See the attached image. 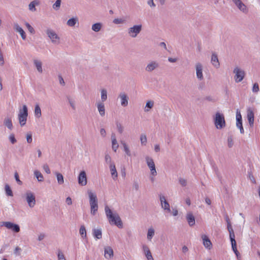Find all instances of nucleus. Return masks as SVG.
Returning a JSON list of instances; mask_svg holds the SVG:
<instances>
[{
  "label": "nucleus",
  "instance_id": "obj_1",
  "mask_svg": "<svg viewBox=\"0 0 260 260\" xmlns=\"http://www.w3.org/2000/svg\"><path fill=\"white\" fill-rule=\"evenodd\" d=\"M105 212L110 224L115 225L120 229L122 228L123 223L118 213L113 212L107 205L105 207Z\"/></svg>",
  "mask_w": 260,
  "mask_h": 260
},
{
  "label": "nucleus",
  "instance_id": "obj_2",
  "mask_svg": "<svg viewBox=\"0 0 260 260\" xmlns=\"http://www.w3.org/2000/svg\"><path fill=\"white\" fill-rule=\"evenodd\" d=\"M214 123L217 129H221L225 126V121L223 114L216 112L213 117Z\"/></svg>",
  "mask_w": 260,
  "mask_h": 260
},
{
  "label": "nucleus",
  "instance_id": "obj_3",
  "mask_svg": "<svg viewBox=\"0 0 260 260\" xmlns=\"http://www.w3.org/2000/svg\"><path fill=\"white\" fill-rule=\"evenodd\" d=\"M28 116L27 107L25 105H23L22 108L20 109L18 115L19 123L21 126L25 125Z\"/></svg>",
  "mask_w": 260,
  "mask_h": 260
},
{
  "label": "nucleus",
  "instance_id": "obj_4",
  "mask_svg": "<svg viewBox=\"0 0 260 260\" xmlns=\"http://www.w3.org/2000/svg\"><path fill=\"white\" fill-rule=\"evenodd\" d=\"M89 203L91 209V213L94 215L98 209V200L96 196L91 191H88Z\"/></svg>",
  "mask_w": 260,
  "mask_h": 260
},
{
  "label": "nucleus",
  "instance_id": "obj_5",
  "mask_svg": "<svg viewBox=\"0 0 260 260\" xmlns=\"http://www.w3.org/2000/svg\"><path fill=\"white\" fill-rule=\"evenodd\" d=\"M142 29V24L134 25L127 29V34L132 38L137 37Z\"/></svg>",
  "mask_w": 260,
  "mask_h": 260
},
{
  "label": "nucleus",
  "instance_id": "obj_6",
  "mask_svg": "<svg viewBox=\"0 0 260 260\" xmlns=\"http://www.w3.org/2000/svg\"><path fill=\"white\" fill-rule=\"evenodd\" d=\"M233 73L235 74L234 79L237 83L242 81L245 75V72L238 67L234 68Z\"/></svg>",
  "mask_w": 260,
  "mask_h": 260
},
{
  "label": "nucleus",
  "instance_id": "obj_7",
  "mask_svg": "<svg viewBox=\"0 0 260 260\" xmlns=\"http://www.w3.org/2000/svg\"><path fill=\"white\" fill-rule=\"evenodd\" d=\"M26 200L30 208H32L36 204L35 196L33 192L28 190L25 193Z\"/></svg>",
  "mask_w": 260,
  "mask_h": 260
},
{
  "label": "nucleus",
  "instance_id": "obj_8",
  "mask_svg": "<svg viewBox=\"0 0 260 260\" xmlns=\"http://www.w3.org/2000/svg\"><path fill=\"white\" fill-rule=\"evenodd\" d=\"M46 34L48 37L50 38L51 42L53 43H58L59 40V37L57 34L52 29L48 28L46 30Z\"/></svg>",
  "mask_w": 260,
  "mask_h": 260
},
{
  "label": "nucleus",
  "instance_id": "obj_9",
  "mask_svg": "<svg viewBox=\"0 0 260 260\" xmlns=\"http://www.w3.org/2000/svg\"><path fill=\"white\" fill-rule=\"evenodd\" d=\"M159 64L158 61L156 60L150 61L146 66L145 70L147 72L150 73L157 69Z\"/></svg>",
  "mask_w": 260,
  "mask_h": 260
},
{
  "label": "nucleus",
  "instance_id": "obj_10",
  "mask_svg": "<svg viewBox=\"0 0 260 260\" xmlns=\"http://www.w3.org/2000/svg\"><path fill=\"white\" fill-rule=\"evenodd\" d=\"M145 158L147 166L150 170L151 175L153 176L156 175L157 172L155 169V166L153 160L152 158L149 156H146Z\"/></svg>",
  "mask_w": 260,
  "mask_h": 260
},
{
  "label": "nucleus",
  "instance_id": "obj_11",
  "mask_svg": "<svg viewBox=\"0 0 260 260\" xmlns=\"http://www.w3.org/2000/svg\"><path fill=\"white\" fill-rule=\"evenodd\" d=\"M236 126L240 129V133L244 134V131L242 125V116L240 111L238 109L236 111Z\"/></svg>",
  "mask_w": 260,
  "mask_h": 260
},
{
  "label": "nucleus",
  "instance_id": "obj_12",
  "mask_svg": "<svg viewBox=\"0 0 260 260\" xmlns=\"http://www.w3.org/2000/svg\"><path fill=\"white\" fill-rule=\"evenodd\" d=\"M78 182L81 186H85L87 184V179L85 171H82L80 172L78 176Z\"/></svg>",
  "mask_w": 260,
  "mask_h": 260
},
{
  "label": "nucleus",
  "instance_id": "obj_13",
  "mask_svg": "<svg viewBox=\"0 0 260 260\" xmlns=\"http://www.w3.org/2000/svg\"><path fill=\"white\" fill-rule=\"evenodd\" d=\"M118 99H119L122 107H125L127 106L129 98L125 92H120L118 95Z\"/></svg>",
  "mask_w": 260,
  "mask_h": 260
},
{
  "label": "nucleus",
  "instance_id": "obj_14",
  "mask_svg": "<svg viewBox=\"0 0 260 260\" xmlns=\"http://www.w3.org/2000/svg\"><path fill=\"white\" fill-rule=\"evenodd\" d=\"M195 67L197 78L199 80H202L204 79L203 74V68L202 64L200 62H198L196 64Z\"/></svg>",
  "mask_w": 260,
  "mask_h": 260
},
{
  "label": "nucleus",
  "instance_id": "obj_15",
  "mask_svg": "<svg viewBox=\"0 0 260 260\" xmlns=\"http://www.w3.org/2000/svg\"><path fill=\"white\" fill-rule=\"evenodd\" d=\"M98 111L101 117H104L106 113V109L105 104L102 102L98 101L95 104Z\"/></svg>",
  "mask_w": 260,
  "mask_h": 260
},
{
  "label": "nucleus",
  "instance_id": "obj_16",
  "mask_svg": "<svg viewBox=\"0 0 260 260\" xmlns=\"http://www.w3.org/2000/svg\"><path fill=\"white\" fill-rule=\"evenodd\" d=\"M232 1L241 11L245 13H246L248 12L246 5L241 0Z\"/></svg>",
  "mask_w": 260,
  "mask_h": 260
},
{
  "label": "nucleus",
  "instance_id": "obj_17",
  "mask_svg": "<svg viewBox=\"0 0 260 260\" xmlns=\"http://www.w3.org/2000/svg\"><path fill=\"white\" fill-rule=\"evenodd\" d=\"M247 118L250 126H253L254 124V113L251 108L247 109Z\"/></svg>",
  "mask_w": 260,
  "mask_h": 260
},
{
  "label": "nucleus",
  "instance_id": "obj_18",
  "mask_svg": "<svg viewBox=\"0 0 260 260\" xmlns=\"http://www.w3.org/2000/svg\"><path fill=\"white\" fill-rule=\"evenodd\" d=\"M159 199L161 207L165 210L170 212V207L169 203L167 201L166 198L164 196H160Z\"/></svg>",
  "mask_w": 260,
  "mask_h": 260
},
{
  "label": "nucleus",
  "instance_id": "obj_19",
  "mask_svg": "<svg viewBox=\"0 0 260 260\" xmlns=\"http://www.w3.org/2000/svg\"><path fill=\"white\" fill-rule=\"evenodd\" d=\"M113 250L110 246L104 248V256L107 259H110L113 257Z\"/></svg>",
  "mask_w": 260,
  "mask_h": 260
},
{
  "label": "nucleus",
  "instance_id": "obj_20",
  "mask_svg": "<svg viewBox=\"0 0 260 260\" xmlns=\"http://www.w3.org/2000/svg\"><path fill=\"white\" fill-rule=\"evenodd\" d=\"M186 218L190 226H192L195 224V217L192 212H187L186 215Z\"/></svg>",
  "mask_w": 260,
  "mask_h": 260
},
{
  "label": "nucleus",
  "instance_id": "obj_21",
  "mask_svg": "<svg viewBox=\"0 0 260 260\" xmlns=\"http://www.w3.org/2000/svg\"><path fill=\"white\" fill-rule=\"evenodd\" d=\"M142 249L143 250L145 256L146 257L148 260H154L151 254V253L150 252V250L148 246H147L145 244L143 245Z\"/></svg>",
  "mask_w": 260,
  "mask_h": 260
},
{
  "label": "nucleus",
  "instance_id": "obj_22",
  "mask_svg": "<svg viewBox=\"0 0 260 260\" xmlns=\"http://www.w3.org/2000/svg\"><path fill=\"white\" fill-rule=\"evenodd\" d=\"M14 29L18 32L20 34L22 39L24 40L26 39V35L23 29L21 27L18 23H15L14 24Z\"/></svg>",
  "mask_w": 260,
  "mask_h": 260
},
{
  "label": "nucleus",
  "instance_id": "obj_23",
  "mask_svg": "<svg viewBox=\"0 0 260 260\" xmlns=\"http://www.w3.org/2000/svg\"><path fill=\"white\" fill-rule=\"evenodd\" d=\"M211 63L212 65L216 68H218L220 66V63L217 57V55L215 53H213L211 56Z\"/></svg>",
  "mask_w": 260,
  "mask_h": 260
},
{
  "label": "nucleus",
  "instance_id": "obj_24",
  "mask_svg": "<svg viewBox=\"0 0 260 260\" xmlns=\"http://www.w3.org/2000/svg\"><path fill=\"white\" fill-rule=\"evenodd\" d=\"M202 238L203 240V244L204 246L206 248L210 249L212 247V243L208 237L204 235L202 236Z\"/></svg>",
  "mask_w": 260,
  "mask_h": 260
},
{
  "label": "nucleus",
  "instance_id": "obj_25",
  "mask_svg": "<svg viewBox=\"0 0 260 260\" xmlns=\"http://www.w3.org/2000/svg\"><path fill=\"white\" fill-rule=\"evenodd\" d=\"M111 140H112V150L116 152L117 149L119 147V145L117 143L115 135L114 134L112 135L111 136Z\"/></svg>",
  "mask_w": 260,
  "mask_h": 260
},
{
  "label": "nucleus",
  "instance_id": "obj_26",
  "mask_svg": "<svg viewBox=\"0 0 260 260\" xmlns=\"http://www.w3.org/2000/svg\"><path fill=\"white\" fill-rule=\"evenodd\" d=\"M93 237L97 239H101L102 238V231L101 228L93 229L92 230Z\"/></svg>",
  "mask_w": 260,
  "mask_h": 260
},
{
  "label": "nucleus",
  "instance_id": "obj_27",
  "mask_svg": "<svg viewBox=\"0 0 260 260\" xmlns=\"http://www.w3.org/2000/svg\"><path fill=\"white\" fill-rule=\"evenodd\" d=\"M110 173L111 174V176L113 180H116L118 176V173L115 167V165H111L110 166H109Z\"/></svg>",
  "mask_w": 260,
  "mask_h": 260
},
{
  "label": "nucleus",
  "instance_id": "obj_28",
  "mask_svg": "<svg viewBox=\"0 0 260 260\" xmlns=\"http://www.w3.org/2000/svg\"><path fill=\"white\" fill-rule=\"evenodd\" d=\"M4 124L7 127L9 130H12L13 128L12 120L10 117H7L5 118L4 120Z\"/></svg>",
  "mask_w": 260,
  "mask_h": 260
},
{
  "label": "nucleus",
  "instance_id": "obj_29",
  "mask_svg": "<svg viewBox=\"0 0 260 260\" xmlns=\"http://www.w3.org/2000/svg\"><path fill=\"white\" fill-rule=\"evenodd\" d=\"M34 64L38 72L40 73H43V69H42V62L41 60L38 59H34Z\"/></svg>",
  "mask_w": 260,
  "mask_h": 260
},
{
  "label": "nucleus",
  "instance_id": "obj_30",
  "mask_svg": "<svg viewBox=\"0 0 260 260\" xmlns=\"http://www.w3.org/2000/svg\"><path fill=\"white\" fill-rule=\"evenodd\" d=\"M101 92V100L100 101V102H102L103 103H104L106 102L108 99V92L107 90L105 88H102L100 90Z\"/></svg>",
  "mask_w": 260,
  "mask_h": 260
},
{
  "label": "nucleus",
  "instance_id": "obj_31",
  "mask_svg": "<svg viewBox=\"0 0 260 260\" xmlns=\"http://www.w3.org/2000/svg\"><path fill=\"white\" fill-rule=\"evenodd\" d=\"M120 143L122 145V146H123V150L125 152V154L127 156H131V150H130V149H129V147L128 144L124 141H121Z\"/></svg>",
  "mask_w": 260,
  "mask_h": 260
},
{
  "label": "nucleus",
  "instance_id": "obj_32",
  "mask_svg": "<svg viewBox=\"0 0 260 260\" xmlns=\"http://www.w3.org/2000/svg\"><path fill=\"white\" fill-rule=\"evenodd\" d=\"M78 23V18L77 17L69 19L67 22V24L71 27H74L76 23Z\"/></svg>",
  "mask_w": 260,
  "mask_h": 260
},
{
  "label": "nucleus",
  "instance_id": "obj_33",
  "mask_svg": "<svg viewBox=\"0 0 260 260\" xmlns=\"http://www.w3.org/2000/svg\"><path fill=\"white\" fill-rule=\"evenodd\" d=\"M39 5V2L37 0L33 1L28 5V9L32 12L36 11V6Z\"/></svg>",
  "mask_w": 260,
  "mask_h": 260
},
{
  "label": "nucleus",
  "instance_id": "obj_34",
  "mask_svg": "<svg viewBox=\"0 0 260 260\" xmlns=\"http://www.w3.org/2000/svg\"><path fill=\"white\" fill-rule=\"evenodd\" d=\"M102 26V23L98 22L92 24L91 29L95 32H99L101 30Z\"/></svg>",
  "mask_w": 260,
  "mask_h": 260
},
{
  "label": "nucleus",
  "instance_id": "obj_35",
  "mask_svg": "<svg viewBox=\"0 0 260 260\" xmlns=\"http://www.w3.org/2000/svg\"><path fill=\"white\" fill-rule=\"evenodd\" d=\"M155 234V231L153 228H149L148 229L147 234V238L148 240L151 241L152 238L154 236Z\"/></svg>",
  "mask_w": 260,
  "mask_h": 260
},
{
  "label": "nucleus",
  "instance_id": "obj_36",
  "mask_svg": "<svg viewBox=\"0 0 260 260\" xmlns=\"http://www.w3.org/2000/svg\"><path fill=\"white\" fill-rule=\"evenodd\" d=\"M154 103L153 101H148L146 102L145 108H144V111L146 112H148L150 111V109L153 108L154 106Z\"/></svg>",
  "mask_w": 260,
  "mask_h": 260
},
{
  "label": "nucleus",
  "instance_id": "obj_37",
  "mask_svg": "<svg viewBox=\"0 0 260 260\" xmlns=\"http://www.w3.org/2000/svg\"><path fill=\"white\" fill-rule=\"evenodd\" d=\"M35 116L37 118H40L42 116L41 110L39 104H36L35 107Z\"/></svg>",
  "mask_w": 260,
  "mask_h": 260
},
{
  "label": "nucleus",
  "instance_id": "obj_38",
  "mask_svg": "<svg viewBox=\"0 0 260 260\" xmlns=\"http://www.w3.org/2000/svg\"><path fill=\"white\" fill-rule=\"evenodd\" d=\"M126 20L125 17L115 18L113 22L115 24H122L125 23Z\"/></svg>",
  "mask_w": 260,
  "mask_h": 260
},
{
  "label": "nucleus",
  "instance_id": "obj_39",
  "mask_svg": "<svg viewBox=\"0 0 260 260\" xmlns=\"http://www.w3.org/2000/svg\"><path fill=\"white\" fill-rule=\"evenodd\" d=\"M55 175L56 176L57 183L59 185H62L64 183V179L63 175L58 172H55Z\"/></svg>",
  "mask_w": 260,
  "mask_h": 260
},
{
  "label": "nucleus",
  "instance_id": "obj_40",
  "mask_svg": "<svg viewBox=\"0 0 260 260\" xmlns=\"http://www.w3.org/2000/svg\"><path fill=\"white\" fill-rule=\"evenodd\" d=\"M34 175L39 182L43 181L44 177L39 171L35 170L34 171Z\"/></svg>",
  "mask_w": 260,
  "mask_h": 260
},
{
  "label": "nucleus",
  "instance_id": "obj_41",
  "mask_svg": "<svg viewBox=\"0 0 260 260\" xmlns=\"http://www.w3.org/2000/svg\"><path fill=\"white\" fill-rule=\"evenodd\" d=\"M79 233L82 238L86 239L87 238L86 231L84 225H81L80 226L79 230Z\"/></svg>",
  "mask_w": 260,
  "mask_h": 260
},
{
  "label": "nucleus",
  "instance_id": "obj_42",
  "mask_svg": "<svg viewBox=\"0 0 260 260\" xmlns=\"http://www.w3.org/2000/svg\"><path fill=\"white\" fill-rule=\"evenodd\" d=\"M105 160L106 163L109 165V167L111 165L115 164L114 162L112 161L111 156L108 153L106 154L105 155Z\"/></svg>",
  "mask_w": 260,
  "mask_h": 260
},
{
  "label": "nucleus",
  "instance_id": "obj_43",
  "mask_svg": "<svg viewBox=\"0 0 260 260\" xmlns=\"http://www.w3.org/2000/svg\"><path fill=\"white\" fill-rule=\"evenodd\" d=\"M68 102L69 104H70V106L71 107L72 109L73 110H76V104L75 102L70 97V96H68L67 97Z\"/></svg>",
  "mask_w": 260,
  "mask_h": 260
},
{
  "label": "nucleus",
  "instance_id": "obj_44",
  "mask_svg": "<svg viewBox=\"0 0 260 260\" xmlns=\"http://www.w3.org/2000/svg\"><path fill=\"white\" fill-rule=\"evenodd\" d=\"M6 193L8 196L12 197L13 196V192L8 184H6L5 186Z\"/></svg>",
  "mask_w": 260,
  "mask_h": 260
},
{
  "label": "nucleus",
  "instance_id": "obj_45",
  "mask_svg": "<svg viewBox=\"0 0 260 260\" xmlns=\"http://www.w3.org/2000/svg\"><path fill=\"white\" fill-rule=\"evenodd\" d=\"M141 143L142 145H146L147 139L145 134H142L140 136Z\"/></svg>",
  "mask_w": 260,
  "mask_h": 260
},
{
  "label": "nucleus",
  "instance_id": "obj_46",
  "mask_svg": "<svg viewBox=\"0 0 260 260\" xmlns=\"http://www.w3.org/2000/svg\"><path fill=\"white\" fill-rule=\"evenodd\" d=\"M14 224L13 223L9 221H4L2 222L1 226H5L6 228H7L8 229H11L13 225Z\"/></svg>",
  "mask_w": 260,
  "mask_h": 260
},
{
  "label": "nucleus",
  "instance_id": "obj_47",
  "mask_svg": "<svg viewBox=\"0 0 260 260\" xmlns=\"http://www.w3.org/2000/svg\"><path fill=\"white\" fill-rule=\"evenodd\" d=\"M235 236H230V241L231 242V245H232V248L233 250L234 249L237 248V244L236 241L235 239Z\"/></svg>",
  "mask_w": 260,
  "mask_h": 260
},
{
  "label": "nucleus",
  "instance_id": "obj_48",
  "mask_svg": "<svg viewBox=\"0 0 260 260\" xmlns=\"http://www.w3.org/2000/svg\"><path fill=\"white\" fill-rule=\"evenodd\" d=\"M61 5V0H56L55 3L53 5V8L55 10H58L60 8Z\"/></svg>",
  "mask_w": 260,
  "mask_h": 260
},
{
  "label": "nucleus",
  "instance_id": "obj_49",
  "mask_svg": "<svg viewBox=\"0 0 260 260\" xmlns=\"http://www.w3.org/2000/svg\"><path fill=\"white\" fill-rule=\"evenodd\" d=\"M227 228H228V230L229 232L230 236L233 237L234 236H235L234 232L232 228L231 223H229V224H227Z\"/></svg>",
  "mask_w": 260,
  "mask_h": 260
},
{
  "label": "nucleus",
  "instance_id": "obj_50",
  "mask_svg": "<svg viewBox=\"0 0 260 260\" xmlns=\"http://www.w3.org/2000/svg\"><path fill=\"white\" fill-rule=\"evenodd\" d=\"M116 127L119 134H121L123 133L124 127L120 123L118 122L116 123Z\"/></svg>",
  "mask_w": 260,
  "mask_h": 260
},
{
  "label": "nucleus",
  "instance_id": "obj_51",
  "mask_svg": "<svg viewBox=\"0 0 260 260\" xmlns=\"http://www.w3.org/2000/svg\"><path fill=\"white\" fill-rule=\"evenodd\" d=\"M259 90V85L257 83H255L253 85L252 91L253 93H257Z\"/></svg>",
  "mask_w": 260,
  "mask_h": 260
},
{
  "label": "nucleus",
  "instance_id": "obj_52",
  "mask_svg": "<svg viewBox=\"0 0 260 260\" xmlns=\"http://www.w3.org/2000/svg\"><path fill=\"white\" fill-rule=\"evenodd\" d=\"M9 139L11 143L13 144H15L17 141L15 138V135L14 134H11L9 137Z\"/></svg>",
  "mask_w": 260,
  "mask_h": 260
},
{
  "label": "nucleus",
  "instance_id": "obj_53",
  "mask_svg": "<svg viewBox=\"0 0 260 260\" xmlns=\"http://www.w3.org/2000/svg\"><path fill=\"white\" fill-rule=\"evenodd\" d=\"M11 230L16 233H18L20 231V227L18 224L14 223Z\"/></svg>",
  "mask_w": 260,
  "mask_h": 260
},
{
  "label": "nucleus",
  "instance_id": "obj_54",
  "mask_svg": "<svg viewBox=\"0 0 260 260\" xmlns=\"http://www.w3.org/2000/svg\"><path fill=\"white\" fill-rule=\"evenodd\" d=\"M26 141L28 143H31L32 141V135L30 133H28L26 136Z\"/></svg>",
  "mask_w": 260,
  "mask_h": 260
},
{
  "label": "nucleus",
  "instance_id": "obj_55",
  "mask_svg": "<svg viewBox=\"0 0 260 260\" xmlns=\"http://www.w3.org/2000/svg\"><path fill=\"white\" fill-rule=\"evenodd\" d=\"M25 26H26L27 28L28 29V31L31 34H34L35 33V30L34 28L27 22L25 23Z\"/></svg>",
  "mask_w": 260,
  "mask_h": 260
},
{
  "label": "nucleus",
  "instance_id": "obj_56",
  "mask_svg": "<svg viewBox=\"0 0 260 260\" xmlns=\"http://www.w3.org/2000/svg\"><path fill=\"white\" fill-rule=\"evenodd\" d=\"M234 143L233 141L232 138L231 137H229L228 138V145L229 148H231L233 146Z\"/></svg>",
  "mask_w": 260,
  "mask_h": 260
},
{
  "label": "nucleus",
  "instance_id": "obj_57",
  "mask_svg": "<svg viewBox=\"0 0 260 260\" xmlns=\"http://www.w3.org/2000/svg\"><path fill=\"white\" fill-rule=\"evenodd\" d=\"M14 177L18 184L19 185H21L22 184V182L19 179L18 174L17 172L15 173Z\"/></svg>",
  "mask_w": 260,
  "mask_h": 260
},
{
  "label": "nucleus",
  "instance_id": "obj_58",
  "mask_svg": "<svg viewBox=\"0 0 260 260\" xmlns=\"http://www.w3.org/2000/svg\"><path fill=\"white\" fill-rule=\"evenodd\" d=\"M57 256L58 260H66L64 254L61 251L58 252Z\"/></svg>",
  "mask_w": 260,
  "mask_h": 260
},
{
  "label": "nucleus",
  "instance_id": "obj_59",
  "mask_svg": "<svg viewBox=\"0 0 260 260\" xmlns=\"http://www.w3.org/2000/svg\"><path fill=\"white\" fill-rule=\"evenodd\" d=\"M179 181L182 186H185L187 184L186 180L183 178H180Z\"/></svg>",
  "mask_w": 260,
  "mask_h": 260
},
{
  "label": "nucleus",
  "instance_id": "obj_60",
  "mask_svg": "<svg viewBox=\"0 0 260 260\" xmlns=\"http://www.w3.org/2000/svg\"><path fill=\"white\" fill-rule=\"evenodd\" d=\"M44 170L45 171V172L47 174H50V170L49 168V166L47 165H44L43 167Z\"/></svg>",
  "mask_w": 260,
  "mask_h": 260
},
{
  "label": "nucleus",
  "instance_id": "obj_61",
  "mask_svg": "<svg viewBox=\"0 0 260 260\" xmlns=\"http://www.w3.org/2000/svg\"><path fill=\"white\" fill-rule=\"evenodd\" d=\"M45 237H46V235L45 234L41 233L38 236V241H41L43 240L45 238Z\"/></svg>",
  "mask_w": 260,
  "mask_h": 260
},
{
  "label": "nucleus",
  "instance_id": "obj_62",
  "mask_svg": "<svg viewBox=\"0 0 260 260\" xmlns=\"http://www.w3.org/2000/svg\"><path fill=\"white\" fill-rule=\"evenodd\" d=\"M133 188L135 189V190L138 191L139 189V183L135 181L133 183Z\"/></svg>",
  "mask_w": 260,
  "mask_h": 260
},
{
  "label": "nucleus",
  "instance_id": "obj_63",
  "mask_svg": "<svg viewBox=\"0 0 260 260\" xmlns=\"http://www.w3.org/2000/svg\"><path fill=\"white\" fill-rule=\"evenodd\" d=\"M147 4L150 7L152 8H154L156 6L155 4L154 3L153 0H149L147 2Z\"/></svg>",
  "mask_w": 260,
  "mask_h": 260
},
{
  "label": "nucleus",
  "instance_id": "obj_64",
  "mask_svg": "<svg viewBox=\"0 0 260 260\" xmlns=\"http://www.w3.org/2000/svg\"><path fill=\"white\" fill-rule=\"evenodd\" d=\"M4 64V59L3 54L0 50V65L3 66Z\"/></svg>",
  "mask_w": 260,
  "mask_h": 260
}]
</instances>
